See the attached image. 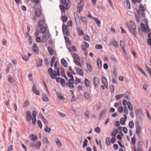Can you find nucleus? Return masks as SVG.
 <instances>
[{"label":"nucleus","mask_w":151,"mask_h":151,"mask_svg":"<svg viewBox=\"0 0 151 151\" xmlns=\"http://www.w3.org/2000/svg\"><path fill=\"white\" fill-rule=\"evenodd\" d=\"M124 117L121 118L120 119V123L121 124H124L126 121L127 119V117L126 114L124 115Z\"/></svg>","instance_id":"nucleus-15"},{"label":"nucleus","mask_w":151,"mask_h":151,"mask_svg":"<svg viewBox=\"0 0 151 151\" xmlns=\"http://www.w3.org/2000/svg\"><path fill=\"white\" fill-rule=\"evenodd\" d=\"M88 142L87 140L86 139L83 142V147L85 148L87 146V143Z\"/></svg>","instance_id":"nucleus-54"},{"label":"nucleus","mask_w":151,"mask_h":151,"mask_svg":"<svg viewBox=\"0 0 151 151\" xmlns=\"http://www.w3.org/2000/svg\"><path fill=\"white\" fill-rule=\"evenodd\" d=\"M55 56H52L51 58V63H50V65H51V67H52L53 66V65H54V62L55 60Z\"/></svg>","instance_id":"nucleus-40"},{"label":"nucleus","mask_w":151,"mask_h":151,"mask_svg":"<svg viewBox=\"0 0 151 151\" xmlns=\"http://www.w3.org/2000/svg\"><path fill=\"white\" fill-rule=\"evenodd\" d=\"M33 51L37 54H38L39 53L38 47L35 44H33L32 48Z\"/></svg>","instance_id":"nucleus-10"},{"label":"nucleus","mask_w":151,"mask_h":151,"mask_svg":"<svg viewBox=\"0 0 151 151\" xmlns=\"http://www.w3.org/2000/svg\"><path fill=\"white\" fill-rule=\"evenodd\" d=\"M81 20L84 22L85 23H86L87 22V20L84 17H82L81 18Z\"/></svg>","instance_id":"nucleus-52"},{"label":"nucleus","mask_w":151,"mask_h":151,"mask_svg":"<svg viewBox=\"0 0 151 151\" xmlns=\"http://www.w3.org/2000/svg\"><path fill=\"white\" fill-rule=\"evenodd\" d=\"M30 103L28 101H26L23 104V108H25Z\"/></svg>","instance_id":"nucleus-36"},{"label":"nucleus","mask_w":151,"mask_h":151,"mask_svg":"<svg viewBox=\"0 0 151 151\" xmlns=\"http://www.w3.org/2000/svg\"><path fill=\"white\" fill-rule=\"evenodd\" d=\"M59 68H58L57 72L55 70L53 71L54 73H51L50 75V77L52 79H55L56 78L57 76H59L60 74L59 72Z\"/></svg>","instance_id":"nucleus-5"},{"label":"nucleus","mask_w":151,"mask_h":151,"mask_svg":"<svg viewBox=\"0 0 151 151\" xmlns=\"http://www.w3.org/2000/svg\"><path fill=\"white\" fill-rule=\"evenodd\" d=\"M124 113L126 115L128 114V111L127 108L126 106H124Z\"/></svg>","instance_id":"nucleus-43"},{"label":"nucleus","mask_w":151,"mask_h":151,"mask_svg":"<svg viewBox=\"0 0 151 151\" xmlns=\"http://www.w3.org/2000/svg\"><path fill=\"white\" fill-rule=\"evenodd\" d=\"M61 62L62 65L63 66L65 67H68V63L65 59H62Z\"/></svg>","instance_id":"nucleus-21"},{"label":"nucleus","mask_w":151,"mask_h":151,"mask_svg":"<svg viewBox=\"0 0 151 151\" xmlns=\"http://www.w3.org/2000/svg\"><path fill=\"white\" fill-rule=\"evenodd\" d=\"M73 80L74 78H70L68 80V82L65 83V86L69 88H74V86L73 84L74 83L73 82Z\"/></svg>","instance_id":"nucleus-4"},{"label":"nucleus","mask_w":151,"mask_h":151,"mask_svg":"<svg viewBox=\"0 0 151 151\" xmlns=\"http://www.w3.org/2000/svg\"><path fill=\"white\" fill-rule=\"evenodd\" d=\"M106 113V111L103 110L101 112V113L99 115V118H101L102 116L104 114H105Z\"/></svg>","instance_id":"nucleus-62"},{"label":"nucleus","mask_w":151,"mask_h":151,"mask_svg":"<svg viewBox=\"0 0 151 151\" xmlns=\"http://www.w3.org/2000/svg\"><path fill=\"white\" fill-rule=\"evenodd\" d=\"M47 30V29L45 26L42 27L40 29V32L42 34H43L45 33Z\"/></svg>","instance_id":"nucleus-24"},{"label":"nucleus","mask_w":151,"mask_h":151,"mask_svg":"<svg viewBox=\"0 0 151 151\" xmlns=\"http://www.w3.org/2000/svg\"><path fill=\"white\" fill-rule=\"evenodd\" d=\"M96 62L99 68V69H101L102 66L101 60L100 59L98 58L97 59Z\"/></svg>","instance_id":"nucleus-20"},{"label":"nucleus","mask_w":151,"mask_h":151,"mask_svg":"<svg viewBox=\"0 0 151 151\" xmlns=\"http://www.w3.org/2000/svg\"><path fill=\"white\" fill-rule=\"evenodd\" d=\"M68 19V17L66 16H64L62 17V19L63 22H66Z\"/></svg>","instance_id":"nucleus-60"},{"label":"nucleus","mask_w":151,"mask_h":151,"mask_svg":"<svg viewBox=\"0 0 151 151\" xmlns=\"http://www.w3.org/2000/svg\"><path fill=\"white\" fill-rule=\"evenodd\" d=\"M64 38L65 41L68 44H70V42L69 38L66 36H65Z\"/></svg>","instance_id":"nucleus-59"},{"label":"nucleus","mask_w":151,"mask_h":151,"mask_svg":"<svg viewBox=\"0 0 151 151\" xmlns=\"http://www.w3.org/2000/svg\"><path fill=\"white\" fill-rule=\"evenodd\" d=\"M85 115L86 117L89 118L90 115L89 111L88 110L86 111L85 112Z\"/></svg>","instance_id":"nucleus-53"},{"label":"nucleus","mask_w":151,"mask_h":151,"mask_svg":"<svg viewBox=\"0 0 151 151\" xmlns=\"http://www.w3.org/2000/svg\"><path fill=\"white\" fill-rule=\"evenodd\" d=\"M124 96V94H120L119 95H116L115 96V99L116 100H119L121 99L123 96Z\"/></svg>","instance_id":"nucleus-41"},{"label":"nucleus","mask_w":151,"mask_h":151,"mask_svg":"<svg viewBox=\"0 0 151 151\" xmlns=\"http://www.w3.org/2000/svg\"><path fill=\"white\" fill-rule=\"evenodd\" d=\"M93 82L95 87L96 88L98 87V84L99 83V79L97 77H95L93 78Z\"/></svg>","instance_id":"nucleus-13"},{"label":"nucleus","mask_w":151,"mask_h":151,"mask_svg":"<svg viewBox=\"0 0 151 151\" xmlns=\"http://www.w3.org/2000/svg\"><path fill=\"white\" fill-rule=\"evenodd\" d=\"M56 94L57 95L58 97L60 99L64 100H65V98L59 92H57Z\"/></svg>","instance_id":"nucleus-26"},{"label":"nucleus","mask_w":151,"mask_h":151,"mask_svg":"<svg viewBox=\"0 0 151 151\" xmlns=\"http://www.w3.org/2000/svg\"><path fill=\"white\" fill-rule=\"evenodd\" d=\"M124 136V134L123 133L121 132L120 133V134H118L117 137L118 139H119L120 140H121L122 139V137H123Z\"/></svg>","instance_id":"nucleus-51"},{"label":"nucleus","mask_w":151,"mask_h":151,"mask_svg":"<svg viewBox=\"0 0 151 151\" xmlns=\"http://www.w3.org/2000/svg\"><path fill=\"white\" fill-rule=\"evenodd\" d=\"M31 139L33 141H35L37 140L38 137L36 135H34V134H31L30 135Z\"/></svg>","instance_id":"nucleus-29"},{"label":"nucleus","mask_w":151,"mask_h":151,"mask_svg":"<svg viewBox=\"0 0 151 151\" xmlns=\"http://www.w3.org/2000/svg\"><path fill=\"white\" fill-rule=\"evenodd\" d=\"M84 96L85 99L88 100H89L91 98L90 94L86 92L84 93Z\"/></svg>","instance_id":"nucleus-22"},{"label":"nucleus","mask_w":151,"mask_h":151,"mask_svg":"<svg viewBox=\"0 0 151 151\" xmlns=\"http://www.w3.org/2000/svg\"><path fill=\"white\" fill-rule=\"evenodd\" d=\"M144 7L142 4H141L139 7V9L138 11V13L139 15L142 17H144Z\"/></svg>","instance_id":"nucleus-8"},{"label":"nucleus","mask_w":151,"mask_h":151,"mask_svg":"<svg viewBox=\"0 0 151 151\" xmlns=\"http://www.w3.org/2000/svg\"><path fill=\"white\" fill-rule=\"evenodd\" d=\"M42 120L46 125V126L48 125V122L46 121V119L44 117H43V118H42Z\"/></svg>","instance_id":"nucleus-55"},{"label":"nucleus","mask_w":151,"mask_h":151,"mask_svg":"<svg viewBox=\"0 0 151 151\" xmlns=\"http://www.w3.org/2000/svg\"><path fill=\"white\" fill-rule=\"evenodd\" d=\"M131 142L133 145H134L135 144L136 139L134 136L131 138Z\"/></svg>","instance_id":"nucleus-58"},{"label":"nucleus","mask_w":151,"mask_h":151,"mask_svg":"<svg viewBox=\"0 0 151 151\" xmlns=\"http://www.w3.org/2000/svg\"><path fill=\"white\" fill-rule=\"evenodd\" d=\"M148 39L147 40L148 44L151 46V33H150L148 34Z\"/></svg>","instance_id":"nucleus-32"},{"label":"nucleus","mask_w":151,"mask_h":151,"mask_svg":"<svg viewBox=\"0 0 151 151\" xmlns=\"http://www.w3.org/2000/svg\"><path fill=\"white\" fill-rule=\"evenodd\" d=\"M127 106L129 110L130 111H133V108L132 107V104L130 102H128V103H127Z\"/></svg>","instance_id":"nucleus-31"},{"label":"nucleus","mask_w":151,"mask_h":151,"mask_svg":"<svg viewBox=\"0 0 151 151\" xmlns=\"http://www.w3.org/2000/svg\"><path fill=\"white\" fill-rule=\"evenodd\" d=\"M60 83L61 85L63 86H64L65 85V81L64 79H63L62 78V79L60 81Z\"/></svg>","instance_id":"nucleus-63"},{"label":"nucleus","mask_w":151,"mask_h":151,"mask_svg":"<svg viewBox=\"0 0 151 151\" xmlns=\"http://www.w3.org/2000/svg\"><path fill=\"white\" fill-rule=\"evenodd\" d=\"M123 109L122 106H119L117 110L119 113H122L123 111Z\"/></svg>","instance_id":"nucleus-50"},{"label":"nucleus","mask_w":151,"mask_h":151,"mask_svg":"<svg viewBox=\"0 0 151 151\" xmlns=\"http://www.w3.org/2000/svg\"><path fill=\"white\" fill-rule=\"evenodd\" d=\"M37 113L36 111H32V115L31 116V113L30 111H27L26 112V118L27 120L29 122L32 119V123L33 124L35 125L36 122V115Z\"/></svg>","instance_id":"nucleus-1"},{"label":"nucleus","mask_w":151,"mask_h":151,"mask_svg":"<svg viewBox=\"0 0 151 151\" xmlns=\"http://www.w3.org/2000/svg\"><path fill=\"white\" fill-rule=\"evenodd\" d=\"M87 69L90 71L91 72L92 70V67L90 63H86Z\"/></svg>","instance_id":"nucleus-35"},{"label":"nucleus","mask_w":151,"mask_h":151,"mask_svg":"<svg viewBox=\"0 0 151 151\" xmlns=\"http://www.w3.org/2000/svg\"><path fill=\"white\" fill-rule=\"evenodd\" d=\"M42 60L40 59H38L37 62V66H41L42 65Z\"/></svg>","instance_id":"nucleus-49"},{"label":"nucleus","mask_w":151,"mask_h":151,"mask_svg":"<svg viewBox=\"0 0 151 151\" xmlns=\"http://www.w3.org/2000/svg\"><path fill=\"white\" fill-rule=\"evenodd\" d=\"M41 145V142L40 141H38L36 143L35 146L36 148L38 149L40 147Z\"/></svg>","instance_id":"nucleus-33"},{"label":"nucleus","mask_w":151,"mask_h":151,"mask_svg":"<svg viewBox=\"0 0 151 151\" xmlns=\"http://www.w3.org/2000/svg\"><path fill=\"white\" fill-rule=\"evenodd\" d=\"M126 24L129 31L133 34L136 38H137L136 27L134 22L132 21H130L129 22H126Z\"/></svg>","instance_id":"nucleus-2"},{"label":"nucleus","mask_w":151,"mask_h":151,"mask_svg":"<svg viewBox=\"0 0 151 151\" xmlns=\"http://www.w3.org/2000/svg\"><path fill=\"white\" fill-rule=\"evenodd\" d=\"M96 144L97 145H99L100 146V148L101 149H102V147L101 145V141L100 140L98 142L97 139H96Z\"/></svg>","instance_id":"nucleus-42"},{"label":"nucleus","mask_w":151,"mask_h":151,"mask_svg":"<svg viewBox=\"0 0 151 151\" xmlns=\"http://www.w3.org/2000/svg\"><path fill=\"white\" fill-rule=\"evenodd\" d=\"M22 58L25 61H28L29 59V58L27 56L24 55H22Z\"/></svg>","instance_id":"nucleus-61"},{"label":"nucleus","mask_w":151,"mask_h":151,"mask_svg":"<svg viewBox=\"0 0 151 151\" xmlns=\"http://www.w3.org/2000/svg\"><path fill=\"white\" fill-rule=\"evenodd\" d=\"M45 130L46 132H49L50 131L51 129L47 127V126H46Z\"/></svg>","instance_id":"nucleus-56"},{"label":"nucleus","mask_w":151,"mask_h":151,"mask_svg":"<svg viewBox=\"0 0 151 151\" xmlns=\"http://www.w3.org/2000/svg\"><path fill=\"white\" fill-rule=\"evenodd\" d=\"M102 81L104 85L107 88L108 87L107 81L106 78L104 76H103L102 77Z\"/></svg>","instance_id":"nucleus-17"},{"label":"nucleus","mask_w":151,"mask_h":151,"mask_svg":"<svg viewBox=\"0 0 151 151\" xmlns=\"http://www.w3.org/2000/svg\"><path fill=\"white\" fill-rule=\"evenodd\" d=\"M95 48L96 49H101L103 48L101 44L96 45L95 46Z\"/></svg>","instance_id":"nucleus-44"},{"label":"nucleus","mask_w":151,"mask_h":151,"mask_svg":"<svg viewBox=\"0 0 151 151\" xmlns=\"http://www.w3.org/2000/svg\"><path fill=\"white\" fill-rule=\"evenodd\" d=\"M110 91L111 92L113 93L114 91V86L113 85H111L110 87Z\"/></svg>","instance_id":"nucleus-57"},{"label":"nucleus","mask_w":151,"mask_h":151,"mask_svg":"<svg viewBox=\"0 0 151 151\" xmlns=\"http://www.w3.org/2000/svg\"><path fill=\"white\" fill-rule=\"evenodd\" d=\"M126 5L127 7L129 9H130V3L129 0H127L126 1Z\"/></svg>","instance_id":"nucleus-46"},{"label":"nucleus","mask_w":151,"mask_h":151,"mask_svg":"<svg viewBox=\"0 0 151 151\" xmlns=\"http://www.w3.org/2000/svg\"><path fill=\"white\" fill-rule=\"evenodd\" d=\"M32 89L33 92L36 94L38 95H40V92L38 91L36 89V86L35 84L33 85Z\"/></svg>","instance_id":"nucleus-19"},{"label":"nucleus","mask_w":151,"mask_h":151,"mask_svg":"<svg viewBox=\"0 0 151 151\" xmlns=\"http://www.w3.org/2000/svg\"><path fill=\"white\" fill-rule=\"evenodd\" d=\"M136 133L139 135L140 134L141 130V127L140 126H137L136 127Z\"/></svg>","instance_id":"nucleus-34"},{"label":"nucleus","mask_w":151,"mask_h":151,"mask_svg":"<svg viewBox=\"0 0 151 151\" xmlns=\"http://www.w3.org/2000/svg\"><path fill=\"white\" fill-rule=\"evenodd\" d=\"M111 44L116 48H117L118 47V44L116 40L112 41L111 42Z\"/></svg>","instance_id":"nucleus-27"},{"label":"nucleus","mask_w":151,"mask_h":151,"mask_svg":"<svg viewBox=\"0 0 151 151\" xmlns=\"http://www.w3.org/2000/svg\"><path fill=\"white\" fill-rule=\"evenodd\" d=\"M76 70L78 74L81 76H82L83 75V72L82 70L80 68H76Z\"/></svg>","instance_id":"nucleus-25"},{"label":"nucleus","mask_w":151,"mask_h":151,"mask_svg":"<svg viewBox=\"0 0 151 151\" xmlns=\"http://www.w3.org/2000/svg\"><path fill=\"white\" fill-rule=\"evenodd\" d=\"M85 84L87 87H89L90 86V83L89 80L87 78H85L84 80Z\"/></svg>","instance_id":"nucleus-28"},{"label":"nucleus","mask_w":151,"mask_h":151,"mask_svg":"<svg viewBox=\"0 0 151 151\" xmlns=\"http://www.w3.org/2000/svg\"><path fill=\"white\" fill-rule=\"evenodd\" d=\"M48 50L49 53L50 55H53L56 53V52L50 46H49L48 47Z\"/></svg>","instance_id":"nucleus-12"},{"label":"nucleus","mask_w":151,"mask_h":151,"mask_svg":"<svg viewBox=\"0 0 151 151\" xmlns=\"http://www.w3.org/2000/svg\"><path fill=\"white\" fill-rule=\"evenodd\" d=\"M49 38V36L48 35L45 34H44L42 37V42H45Z\"/></svg>","instance_id":"nucleus-18"},{"label":"nucleus","mask_w":151,"mask_h":151,"mask_svg":"<svg viewBox=\"0 0 151 151\" xmlns=\"http://www.w3.org/2000/svg\"><path fill=\"white\" fill-rule=\"evenodd\" d=\"M72 57L74 60L78 59L79 58L78 55L76 53H74L72 55Z\"/></svg>","instance_id":"nucleus-47"},{"label":"nucleus","mask_w":151,"mask_h":151,"mask_svg":"<svg viewBox=\"0 0 151 151\" xmlns=\"http://www.w3.org/2000/svg\"><path fill=\"white\" fill-rule=\"evenodd\" d=\"M106 144L107 146H109L110 145L109 138L107 137L106 139Z\"/></svg>","instance_id":"nucleus-48"},{"label":"nucleus","mask_w":151,"mask_h":151,"mask_svg":"<svg viewBox=\"0 0 151 151\" xmlns=\"http://www.w3.org/2000/svg\"><path fill=\"white\" fill-rule=\"evenodd\" d=\"M41 9L39 8H37L35 10V14L37 17H39L41 15Z\"/></svg>","instance_id":"nucleus-11"},{"label":"nucleus","mask_w":151,"mask_h":151,"mask_svg":"<svg viewBox=\"0 0 151 151\" xmlns=\"http://www.w3.org/2000/svg\"><path fill=\"white\" fill-rule=\"evenodd\" d=\"M95 131L97 133H99L100 132V129L99 127H97L94 129Z\"/></svg>","instance_id":"nucleus-64"},{"label":"nucleus","mask_w":151,"mask_h":151,"mask_svg":"<svg viewBox=\"0 0 151 151\" xmlns=\"http://www.w3.org/2000/svg\"><path fill=\"white\" fill-rule=\"evenodd\" d=\"M77 30L78 32V35H83L84 34V32H83L82 30H81L79 28H77Z\"/></svg>","instance_id":"nucleus-38"},{"label":"nucleus","mask_w":151,"mask_h":151,"mask_svg":"<svg viewBox=\"0 0 151 151\" xmlns=\"http://www.w3.org/2000/svg\"><path fill=\"white\" fill-rule=\"evenodd\" d=\"M83 39L85 40L88 41L89 40L90 38V37L88 35L85 34L83 35Z\"/></svg>","instance_id":"nucleus-45"},{"label":"nucleus","mask_w":151,"mask_h":151,"mask_svg":"<svg viewBox=\"0 0 151 151\" xmlns=\"http://www.w3.org/2000/svg\"><path fill=\"white\" fill-rule=\"evenodd\" d=\"M69 26L68 25H65V24H63V32L65 33L67 36H68L70 34L69 32L68 31Z\"/></svg>","instance_id":"nucleus-7"},{"label":"nucleus","mask_w":151,"mask_h":151,"mask_svg":"<svg viewBox=\"0 0 151 151\" xmlns=\"http://www.w3.org/2000/svg\"><path fill=\"white\" fill-rule=\"evenodd\" d=\"M141 27L143 32H145L146 33L149 32V27L147 24L145 25L142 22L141 23Z\"/></svg>","instance_id":"nucleus-6"},{"label":"nucleus","mask_w":151,"mask_h":151,"mask_svg":"<svg viewBox=\"0 0 151 151\" xmlns=\"http://www.w3.org/2000/svg\"><path fill=\"white\" fill-rule=\"evenodd\" d=\"M45 23V21L44 19H42L39 21L38 23V26L39 27H40L44 25Z\"/></svg>","instance_id":"nucleus-16"},{"label":"nucleus","mask_w":151,"mask_h":151,"mask_svg":"<svg viewBox=\"0 0 151 151\" xmlns=\"http://www.w3.org/2000/svg\"><path fill=\"white\" fill-rule=\"evenodd\" d=\"M84 1L81 0L80 3L78 4L77 8V11L79 13H80L82 9V7L83 5Z\"/></svg>","instance_id":"nucleus-9"},{"label":"nucleus","mask_w":151,"mask_h":151,"mask_svg":"<svg viewBox=\"0 0 151 151\" xmlns=\"http://www.w3.org/2000/svg\"><path fill=\"white\" fill-rule=\"evenodd\" d=\"M129 126L130 129H132L134 127V124L133 121H131L129 122Z\"/></svg>","instance_id":"nucleus-39"},{"label":"nucleus","mask_w":151,"mask_h":151,"mask_svg":"<svg viewBox=\"0 0 151 151\" xmlns=\"http://www.w3.org/2000/svg\"><path fill=\"white\" fill-rule=\"evenodd\" d=\"M55 142L57 145L59 147H61L62 146V144L58 139H55Z\"/></svg>","instance_id":"nucleus-37"},{"label":"nucleus","mask_w":151,"mask_h":151,"mask_svg":"<svg viewBox=\"0 0 151 151\" xmlns=\"http://www.w3.org/2000/svg\"><path fill=\"white\" fill-rule=\"evenodd\" d=\"M120 45L124 52H125V45L124 42L122 40L120 41Z\"/></svg>","instance_id":"nucleus-14"},{"label":"nucleus","mask_w":151,"mask_h":151,"mask_svg":"<svg viewBox=\"0 0 151 151\" xmlns=\"http://www.w3.org/2000/svg\"><path fill=\"white\" fill-rule=\"evenodd\" d=\"M80 60V59H79V58L78 59L74 60L73 61L74 63L78 65V66H80V67H81L82 65L81 63Z\"/></svg>","instance_id":"nucleus-23"},{"label":"nucleus","mask_w":151,"mask_h":151,"mask_svg":"<svg viewBox=\"0 0 151 151\" xmlns=\"http://www.w3.org/2000/svg\"><path fill=\"white\" fill-rule=\"evenodd\" d=\"M93 19L95 20V22L98 27L101 26V21L96 18H93Z\"/></svg>","instance_id":"nucleus-30"},{"label":"nucleus","mask_w":151,"mask_h":151,"mask_svg":"<svg viewBox=\"0 0 151 151\" xmlns=\"http://www.w3.org/2000/svg\"><path fill=\"white\" fill-rule=\"evenodd\" d=\"M68 2L67 3L66 0H61V2L63 5H61L60 6V8L63 12H65L66 10L69 9L70 7V0H67Z\"/></svg>","instance_id":"nucleus-3"}]
</instances>
